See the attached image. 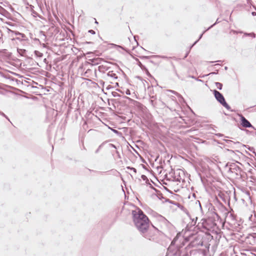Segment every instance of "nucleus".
Masks as SVG:
<instances>
[{"instance_id":"obj_5","label":"nucleus","mask_w":256,"mask_h":256,"mask_svg":"<svg viewBox=\"0 0 256 256\" xmlns=\"http://www.w3.org/2000/svg\"><path fill=\"white\" fill-rule=\"evenodd\" d=\"M226 166H228V172L232 174V176H241L242 169L235 163H231L229 165L227 164Z\"/></svg>"},{"instance_id":"obj_19","label":"nucleus","mask_w":256,"mask_h":256,"mask_svg":"<svg viewBox=\"0 0 256 256\" xmlns=\"http://www.w3.org/2000/svg\"><path fill=\"white\" fill-rule=\"evenodd\" d=\"M158 56V55H153V56H142L140 57V58L142 59V60H147V59H149L152 58H156Z\"/></svg>"},{"instance_id":"obj_46","label":"nucleus","mask_w":256,"mask_h":256,"mask_svg":"<svg viewBox=\"0 0 256 256\" xmlns=\"http://www.w3.org/2000/svg\"><path fill=\"white\" fill-rule=\"evenodd\" d=\"M252 14L254 16H256V12H252Z\"/></svg>"},{"instance_id":"obj_11","label":"nucleus","mask_w":256,"mask_h":256,"mask_svg":"<svg viewBox=\"0 0 256 256\" xmlns=\"http://www.w3.org/2000/svg\"><path fill=\"white\" fill-rule=\"evenodd\" d=\"M157 218L160 222H162L164 224L169 223V222L164 217L162 216L161 215L158 214L157 216Z\"/></svg>"},{"instance_id":"obj_41","label":"nucleus","mask_w":256,"mask_h":256,"mask_svg":"<svg viewBox=\"0 0 256 256\" xmlns=\"http://www.w3.org/2000/svg\"><path fill=\"white\" fill-rule=\"evenodd\" d=\"M198 40H196L194 44H193L190 46V48H191L194 44H196L198 42Z\"/></svg>"},{"instance_id":"obj_3","label":"nucleus","mask_w":256,"mask_h":256,"mask_svg":"<svg viewBox=\"0 0 256 256\" xmlns=\"http://www.w3.org/2000/svg\"><path fill=\"white\" fill-rule=\"evenodd\" d=\"M136 228L146 238H150L158 229L154 225H135Z\"/></svg>"},{"instance_id":"obj_10","label":"nucleus","mask_w":256,"mask_h":256,"mask_svg":"<svg viewBox=\"0 0 256 256\" xmlns=\"http://www.w3.org/2000/svg\"><path fill=\"white\" fill-rule=\"evenodd\" d=\"M90 60L92 65L95 66L100 64L102 60V58H98Z\"/></svg>"},{"instance_id":"obj_24","label":"nucleus","mask_w":256,"mask_h":256,"mask_svg":"<svg viewBox=\"0 0 256 256\" xmlns=\"http://www.w3.org/2000/svg\"><path fill=\"white\" fill-rule=\"evenodd\" d=\"M122 93V94H124V92H122L120 90H116ZM125 93L127 94V95H130V90L128 89H126L125 91Z\"/></svg>"},{"instance_id":"obj_42","label":"nucleus","mask_w":256,"mask_h":256,"mask_svg":"<svg viewBox=\"0 0 256 256\" xmlns=\"http://www.w3.org/2000/svg\"><path fill=\"white\" fill-rule=\"evenodd\" d=\"M164 189H165L166 191H168V192H170V193H171V194L172 193V192H171V191H170V190H169L167 188L164 187Z\"/></svg>"},{"instance_id":"obj_9","label":"nucleus","mask_w":256,"mask_h":256,"mask_svg":"<svg viewBox=\"0 0 256 256\" xmlns=\"http://www.w3.org/2000/svg\"><path fill=\"white\" fill-rule=\"evenodd\" d=\"M150 187L153 189L156 192V196L160 200L164 199L165 198L163 196L162 194L158 190L154 188L151 184H150Z\"/></svg>"},{"instance_id":"obj_55","label":"nucleus","mask_w":256,"mask_h":256,"mask_svg":"<svg viewBox=\"0 0 256 256\" xmlns=\"http://www.w3.org/2000/svg\"><path fill=\"white\" fill-rule=\"evenodd\" d=\"M136 36H134V38L136 41Z\"/></svg>"},{"instance_id":"obj_31","label":"nucleus","mask_w":256,"mask_h":256,"mask_svg":"<svg viewBox=\"0 0 256 256\" xmlns=\"http://www.w3.org/2000/svg\"><path fill=\"white\" fill-rule=\"evenodd\" d=\"M218 70H216V72H210L208 74L205 75V76H209V75L216 74H218Z\"/></svg>"},{"instance_id":"obj_40","label":"nucleus","mask_w":256,"mask_h":256,"mask_svg":"<svg viewBox=\"0 0 256 256\" xmlns=\"http://www.w3.org/2000/svg\"><path fill=\"white\" fill-rule=\"evenodd\" d=\"M99 82L100 84H102V86H104V82L102 80H100Z\"/></svg>"},{"instance_id":"obj_63","label":"nucleus","mask_w":256,"mask_h":256,"mask_svg":"<svg viewBox=\"0 0 256 256\" xmlns=\"http://www.w3.org/2000/svg\"><path fill=\"white\" fill-rule=\"evenodd\" d=\"M254 222H255V224H256V221Z\"/></svg>"},{"instance_id":"obj_62","label":"nucleus","mask_w":256,"mask_h":256,"mask_svg":"<svg viewBox=\"0 0 256 256\" xmlns=\"http://www.w3.org/2000/svg\"><path fill=\"white\" fill-rule=\"evenodd\" d=\"M222 226L223 227V226H224V224H222Z\"/></svg>"},{"instance_id":"obj_27","label":"nucleus","mask_w":256,"mask_h":256,"mask_svg":"<svg viewBox=\"0 0 256 256\" xmlns=\"http://www.w3.org/2000/svg\"><path fill=\"white\" fill-rule=\"evenodd\" d=\"M156 100V99H154V98H151V100H150V104L154 106L156 104V102H155Z\"/></svg>"},{"instance_id":"obj_51","label":"nucleus","mask_w":256,"mask_h":256,"mask_svg":"<svg viewBox=\"0 0 256 256\" xmlns=\"http://www.w3.org/2000/svg\"><path fill=\"white\" fill-rule=\"evenodd\" d=\"M99 173L102 174L104 173H106V172H98Z\"/></svg>"},{"instance_id":"obj_39","label":"nucleus","mask_w":256,"mask_h":256,"mask_svg":"<svg viewBox=\"0 0 256 256\" xmlns=\"http://www.w3.org/2000/svg\"><path fill=\"white\" fill-rule=\"evenodd\" d=\"M40 34H41L43 36H44L45 37L46 36L44 32H43V31H40Z\"/></svg>"},{"instance_id":"obj_16","label":"nucleus","mask_w":256,"mask_h":256,"mask_svg":"<svg viewBox=\"0 0 256 256\" xmlns=\"http://www.w3.org/2000/svg\"><path fill=\"white\" fill-rule=\"evenodd\" d=\"M18 52L21 56H26V54L27 52V51L24 49H22V48H18L17 49Z\"/></svg>"},{"instance_id":"obj_20","label":"nucleus","mask_w":256,"mask_h":256,"mask_svg":"<svg viewBox=\"0 0 256 256\" xmlns=\"http://www.w3.org/2000/svg\"><path fill=\"white\" fill-rule=\"evenodd\" d=\"M215 85L216 86L217 88L221 90L222 88V84L219 82H216Z\"/></svg>"},{"instance_id":"obj_38","label":"nucleus","mask_w":256,"mask_h":256,"mask_svg":"<svg viewBox=\"0 0 256 256\" xmlns=\"http://www.w3.org/2000/svg\"><path fill=\"white\" fill-rule=\"evenodd\" d=\"M189 52H190V51H188L185 54L184 58V59H185L188 55L189 54Z\"/></svg>"},{"instance_id":"obj_60","label":"nucleus","mask_w":256,"mask_h":256,"mask_svg":"<svg viewBox=\"0 0 256 256\" xmlns=\"http://www.w3.org/2000/svg\"><path fill=\"white\" fill-rule=\"evenodd\" d=\"M220 62V60H218V61H216V62Z\"/></svg>"},{"instance_id":"obj_48","label":"nucleus","mask_w":256,"mask_h":256,"mask_svg":"<svg viewBox=\"0 0 256 256\" xmlns=\"http://www.w3.org/2000/svg\"><path fill=\"white\" fill-rule=\"evenodd\" d=\"M216 135L218 136L219 137H220V136H222V134H216Z\"/></svg>"},{"instance_id":"obj_47","label":"nucleus","mask_w":256,"mask_h":256,"mask_svg":"<svg viewBox=\"0 0 256 256\" xmlns=\"http://www.w3.org/2000/svg\"><path fill=\"white\" fill-rule=\"evenodd\" d=\"M171 98L172 100H176V98L174 96H172Z\"/></svg>"},{"instance_id":"obj_22","label":"nucleus","mask_w":256,"mask_h":256,"mask_svg":"<svg viewBox=\"0 0 256 256\" xmlns=\"http://www.w3.org/2000/svg\"><path fill=\"white\" fill-rule=\"evenodd\" d=\"M106 143V142H103L102 144H101L98 147V148H97V150H96L95 153H96V154H98V153L100 152V148L103 146H104Z\"/></svg>"},{"instance_id":"obj_59","label":"nucleus","mask_w":256,"mask_h":256,"mask_svg":"<svg viewBox=\"0 0 256 256\" xmlns=\"http://www.w3.org/2000/svg\"><path fill=\"white\" fill-rule=\"evenodd\" d=\"M236 144H240V142H236Z\"/></svg>"},{"instance_id":"obj_43","label":"nucleus","mask_w":256,"mask_h":256,"mask_svg":"<svg viewBox=\"0 0 256 256\" xmlns=\"http://www.w3.org/2000/svg\"><path fill=\"white\" fill-rule=\"evenodd\" d=\"M116 153L117 154L118 157L119 158H120V154L118 150H116Z\"/></svg>"},{"instance_id":"obj_18","label":"nucleus","mask_w":256,"mask_h":256,"mask_svg":"<svg viewBox=\"0 0 256 256\" xmlns=\"http://www.w3.org/2000/svg\"><path fill=\"white\" fill-rule=\"evenodd\" d=\"M243 146L246 147V148H247L250 152H252L254 154V155L256 156V152L254 151V148L250 147V146H246V145H244V144L243 145Z\"/></svg>"},{"instance_id":"obj_57","label":"nucleus","mask_w":256,"mask_h":256,"mask_svg":"<svg viewBox=\"0 0 256 256\" xmlns=\"http://www.w3.org/2000/svg\"><path fill=\"white\" fill-rule=\"evenodd\" d=\"M210 63H213L214 62H209Z\"/></svg>"},{"instance_id":"obj_26","label":"nucleus","mask_w":256,"mask_h":256,"mask_svg":"<svg viewBox=\"0 0 256 256\" xmlns=\"http://www.w3.org/2000/svg\"><path fill=\"white\" fill-rule=\"evenodd\" d=\"M165 199V202H169L170 204H174V205H176V202H174V201H172V200H170V199L168 198H164Z\"/></svg>"},{"instance_id":"obj_50","label":"nucleus","mask_w":256,"mask_h":256,"mask_svg":"<svg viewBox=\"0 0 256 256\" xmlns=\"http://www.w3.org/2000/svg\"><path fill=\"white\" fill-rule=\"evenodd\" d=\"M216 216L218 218H220V216H218V215L216 214H215Z\"/></svg>"},{"instance_id":"obj_36","label":"nucleus","mask_w":256,"mask_h":256,"mask_svg":"<svg viewBox=\"0 0 256 256\" xmlns=\"http://www.w3.org/2000/svg\"><path fill=\"white\" fill-rule=\"evenodd\" d=\"M207 30H204V32H202V34L200 36L199 38H198V40H199L200 38H202V36L203 34H204L206 31H207Z\"/></svg>"},{"instance_id":"obj_61","label":"nucleus","mask_w":256,"mask_h":256,"mask_svg":"<svg viewBox=\"0 0 256 256\" xmlns=\"http://www.w3.org/2000/svg\"><path fill=\"white\" fill-rule=\"evenodd\" d=\"M116 84L117 86H118V82H116Z\"/></svg>"},{"instance_id":"obj_29","label":"nucleus","mask_w":256,"mask_h":256,"mask_svg":"<svg viewBox=\"0 0 256 256\" xmlns=\"http://www.w3.org/2000/svg\"><path fill=\"white\" fill-rule=\"evenodd\" d=\"M0 115L4 117L6 120H8V121H10V119L8 118L3 112L0 111Z\"/></svg>"},{"instance_id":"obj_35","label":"nucleus","mask_w":256,"mask_h":256,"mask_svg":"<svg viewBox=\"0 0 256 256\" xmlns=\"http://www.w3.org/2000/svg\"><path fill=\"white\" fill-rule=\"evenodd\" d=\"M138 66H140L142 69H143V68H144V66H143V65L140 62H138Z\"/></svg>"},{"instance_id":"obj_64","label":"nucleus","mask_w":256,"mask_h":256,"mask_svg":"<svg viewBox=\"0 0 256 256\" xmlns=\"http://www.w3.org/2000/svg\"><path fill=\"white\" fill-rule=\"evenodd\" d=\"M254 228H256V226L254 227Z\"/></svg>"},{"instance_id":"obj_54","label":"nucleus","mask_w":256,"mask_h":256,"mask_svg":"<svg viewBox=\"0 0 256 256\" xmlns=\"http://www.w3.org/2000/svg\"><path fill=\"white\" fill-rule=\"evenodd\" d=\"M196 80H198V81H201V80H199V79H198V78H196Z\"/></svg>"},{"instance_id":"obj_34","label":"nucleus","mask_w":256,"mask_h":256,"mask_svg":"<svg viewBox=\"0 0 256 256\" xmlns=\"http://www.w3.org/2000/svg\"><path fill=\"white\" fill-rule=\"evenodd\" d=\"M88 32L92 34H96L95 31L92 30H89Z\"/></svg>"},{"instance_id":"obj_17","label":"nucleus","mask_w":256,"mask_h":256,"mask_svg":"<svg viewBox=\"0 0 256 256\" xmlns=\"http://www.w3.org/2000/svg\"><path fill=\"white\" fill-rule=\"evenodd\" d=\"M108 128L110 129L112 131L114 134H116L118 136H122V133L118 130L114 129L113 128H112L110 126H108Z\"/></svg>"},{"instance_id":"obj_28","label":"nucleus","mask_w":256,"mask_h":256,"mask_svg":"<svg viewBox=\"0 0 256 256\" xmlns=\"http://www.w3.org/2000/svg\"><path fill=\"white\" fill-rule=\"evenodd\" d=\"M128 170H132V171H133L135 174L136 173V169L135 168H132V167H130V166H128L126 168Z\"/></svg>"},{"instance_id":"obj_1","label":"nucleus","mask_w":256,"mask_h":256,"mask_svg":"<svg viewBox=\"0 0 256 256\" xmlns=\"http://www.w3.org/2000/svg\"><path fill=\"white\" fill-rule=\"evenodd\" d=\"M186 225L185 230H182L181 232H178L176 236L168 248V251L173 250L174 248L177 250L174 252V254H176L178 250L185 244V242L190 241L189 246L192 247H196L202 245V236L198 234L199 232H202L205 233L207 235H212V238L213 234H217L218 232L215 231L212 228H209L211 225Z\"/></svg>"},{"instance_id":"obj_49","label":"nucleus","mask_w":256,"mask_h":256,"mask_svg":"<svg viewBox=\"0 0 256 256\" xmlns=\"http://www.w3.org/2000/svg\"><path fill=\"white\" fill-rule=\"evenodd\" d=\"M110 88V85H109V86H108L106 88V89H107V90H108V89H109V88Z\"/></svg>"},{"instance_id":"obj_44","label":"nucleus","mask_w":256,"mask_h":256,"mask_svg":"<svg viewBox=\"0 0 256 256\" xmlns=\"http://www.w3.org/2000/svg\"><path fill=\"white\" fill-rule=\"evenodd\" d=\"M116 46H118V47H119V48H122V50H125V48H123L122 46H117V45H116Z\"/></svg>"},{"instance_id":"obj_32","label":"nucleus","mask_w":256,"mask_h":256,"mask_svg":"<svg viewBox=\"0 0 256 256\" xmlns=\"http://www.w3.org/2000/svg\"><path fill=\"white\" fill-rule=\"evenodd\" d=\"M244 34L246 36H252L254 38H255L256 36V35L254 33H246Z\"/></svg>"},{"instance_id":"obj_45","label":"nucleus","mask_w":256,"mask_h":256,"mask_svg":"<svg viewBox=\"0 0 256 256\" xmlns=\"http://www.w3.org/2000/svg\"><path fill=\"white\" fill-rule=\"evenodd\" d=\"M104 68V66H98V70H99L100 71V70H101V68Z\"/></svg>"},{"instance_id":"obj_12","label":"nucleus","mask_w":256,"mask_h":256,"mask_svg":"<svg viewBox=\"0 0 256 256\" xmlns=\"http://www.w3.org/2000/svg\"><path fill=\"white\" fill-rule=\"evenodd\" d=\"M106 75L114 80H116L118 78L114 70L109 71Z\"/></svg>"},{"instance_id":"obj_58","label":"nucleus","mask_w":256,"mask_h":256,"mask_svg":"<svg viewBox=\"0 0 256 256\" xmlns=\"http://www.w3.org/2000/svg\"><path fill=\"white\" fill-rule=\"evenodd\" d=\"M192 78H195L194 76H192Z\"/></svg>"},{"instance_id":"obj_6","label":"nucleus","mask_w":256,"mask_h":256,"mask_svg":"<svg viewBox=\"0 0 256 256\" xmlns=\"http://www.w3.org/2000/svg\"><path fill=\"white\" fill-rule=\"evenodd\" d=\"M173 180L180 182L181 180L184 181L183 177L184 175V170L180 169H178L174 172Z\"/></svg>"},{"instance_id":"obj_25","label":"nucleus","mask_w":256,"mask_h":256,"mask_svg":"<svg viewBox=\"0 0 256 256\" xmlns=\"http://www.w3.org/2000/svg\"><path fill=\"white\" fill-rule=\"evenodd\" d=\"M112 96L114 98L120 97V95L116 92H112Z\"/></svg>"},{"instance_id":"obj_56","label":"nucleus","mask_w":256,"mask_h":256,"mask_svg":"<svg viewBox=\"0 0 256 256\" xmlns=\"http://www.w3.org/2000/svg\"><path fill=\"white\" fill-rule=\"evenodd\" d=\"M150 62H152V63H154V62L152 61V60H150Z\"/></svg>"},{"instance_id":"obj_13","label":"nucleus","mask_w":256,"mask_h":256,"mask_svg":"<svg viewBox=\"0 0 256 256\" xmlns=\"http://www.w3.org/2000/svg\"><path fill=\"white\" fill-rule=\"evenodd\" d=\"M170 92L174 94H175V95L178 96V97H180V98L183 99V98L182 97V96L178 92H176L174 91L173 90H166L165 91V92H164V94L166 95L169 96H170V94H169Z\"/></svg>"},{"instance_id":"obj_2","label":"nucleus","mask_w":256,"mask_h":256,"mask_svg":"<svg viewBox=\"0 0 256 256\" xmlns=\"http://www.w3.org/2000/svg\"><path fill=\"white\" fill-rule=\"evenodd\" d=\"M132 214L134 224H149L148 218L140 208L132 210Z\"/></svg>"},{"instance_id":"obj_23","label":"nucleus","mask_w":256,"mask_h":256,"mask_svg":"<svg viewBox=\"0 0 256 256\" xmlns=\"http://www.w3.org/2000/svg\"><path fill=\"white\" fill-rule=\"evenodd\" d=\"M141 178L144 181H146V183H148L150 184L148 182V178L147 176L144 174H142L141 176Z\"/></svg>"},{"instance_id":"obj_21","label":"nucleus","mask_w":256,"mask_h":256,"mask_svg":"<svg viewBox=\"0 0 256 256\" xmlns=\"http://www.w3.org/2000/svg\"><path fill=\"white\" fill-rule=\"evenodd\" d=\"M34 53L37 57L42 58L43 56V54L38 50H35Z\"/></svg>"},{"instance_id":"obj_8","label":"nucleus","mask_w":256,"mask_h":256,"mask_svg":"<svg viewBox=\"0 0 256 256\" xmlns=\"http://www.w3.org/2000/svg\"><path fill=\"white\" fill-rule=\"evenodd\" d=\"M10 32L12 34H14L15 36H18L17 38H16V40H24L26 41L28 40V38L26 36L20 33L18 31H14V30H10Z\"/></svg>"},{"instance_id":"obj_30","label":"nucleus","mask_w":256,"mask_h":256,"mask_svg":"<svg viewBox=\"0 0 256 256\" xmlns=\"http://www.w3.org/2000/svg\"><path fill=\"white\" fill-rule=\"evenodd\" d=\"M218 19L216 20V22L214 24H212V26H210V27H208L206 30H209L211 28H212L214 26H215L216 24H218Z\"/></svg>"},{"instance_id":"obj_14","label":"nucleus","mask_w":256,"mask_h":256,"mask_svg":"<svg viewBox=\"0 0 256 256\" xmlns=\"http://www.w3.org/2000/svg\"><path fill=\"white\" fill-rule=\"evenodd\" d=\"M218 196L225 203H226L228 197L226 194L220 192L218 194Z\"/></svg>"},{"instance_id":"obj_7","label":"nucleus","mask_w":256,"mask_h":256,"mask_svg":"<svg viewBox=\"0 0 256 256\" xmlns=\"http://www.w3.org/2000/svg\"><path fill=\"white\" fill-rule=\"evenodd\" d=\"M240 124L244 128H252L254 129V126L250 123V122L242 114L240 115Z\"/></svg>"},{"instance_id":"obj_53","label":"nucleus","mask_w":256,"mask_h":256,"mask_svg":"<svg viewBox=\"0 0 256 256\" xmlns=\"http://www.w3.org/2000/svg\"><path fill=\"white\" fill-rule=\"evenodd\" d=\"M86 44H92V42H86Z\"/></svg>"},{"instance_id":"obj_52","label":"nucleus","mask_w":256,"mask_h":256,"mask_svg":"<svg viewBox=\"0 0 256 256\" xmlns=\"http://www.w3.org/2000/svg\"><path fill=\"white\" fill-rule=\"evenodd\" d=\"M228 68L227 66H225V67H224V70H228Z\"/></svg>"},{"instance_id":"obj_37","label":"nucleus","mask_w":256,"mask_h":256,"mask_svg":"<svg viewBox=\"0 0 256 256\" xmlns=\"http://www.w3.org/2000/svg\"><path fill=\"white\" fill-rule=\"evenodd\" d=\"M225 141L228 144H230V143L234 142L232 140H225Z\"/></svg>"},{"instance_id":"obj_15","label":"nucleus","mask_w":256,"mask_h":256,"mask_svg":"<svg viewBox=\"0 0 256 256\" xmlns=\"http://www.w3.org/2000/svg\"><path fill=\"white\" fill-rule=\"evenodd\" d=\"M148 88L150 89V90L148 92V94H149V96H150V98H151L156 99V96L154 95V89L152 88V87Z\"/></svg>"},{"instance_id":"obj_33","label":"nucleus","mask_w":256,"mask_h":256,"mask_svg":"<svg viewBox=\"0 0 256 256\" xmlns=\"http://www.w3.org/2000/svg\"><path fill=\"white\" fill-rule=\"evenodd\" d=\"M108 146H109V147H110V148H114L115 149H116V146L114 144H108Z\"/></svg>"},{"instance_id":"obj_4","label":"nucleus","mask_w":256,"mask_h":256,"mask_svg":"<svg viewBox=\"0 0 256 256\" xmlns=\"http://www.w3.org/2000/svg\"><path fill=\"white\" fill-rule=\"evenodd\" d=\"M213 94L216 100L224 106L228 110L232 112L231 110L230 106L227 104L224 96L220 92L216 90H213Z\"/></svg>"}]
</instances>
